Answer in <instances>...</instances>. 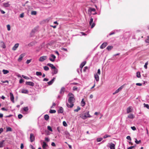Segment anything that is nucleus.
I'll return each mask as SVG.
<instances>
[{
  "label": "nucleus",
  "mask_w": 149,
  "mask_h": 149,
  "mask_svg": "<svg viewBox=\"0 0 149 149\" xmlns=\"http://www.w3.org/2000/svg\"><path fill=\"white\" fill-rule=\"evenodd\" d=\"M68 96L69 97L68 99V103H70V104L67 103L66 105L68 107L71 108L74 106L73 103L75 101L74 96V95L71 93H69L68 94Z\"/></svg>",
  "instance_id": "f257e3e1"
},
{
  "label": "nucleus",
  "mask_w": 149,
  "mask_h": 149,
  "mask_svg": "<svg viewBox=\"0 0 149 149\" xmlns=\"http://www.w3.org/2000/svg\"><path fill=\"white\" fill-rule=\"evenodd\" d=\"M91 116L89 114V111H87L84 114L80 115V117L83 120H85L87 118H90Z\"/></svg>",
  "instance_id": "f03ea898"
},
{
  "label": "nucleus",
  "mask_w": 149,
  "mask_h": 149,
  "mask_svg": "<svg viewBox=\"0 0 149 149\" xmlns=\"http://www.w3.org/2000/svg\"><path fill=\"white\" fill-rule=\"evenodd\" d=\"M29 108L27 107H24L22 108L21 110V112L23 114H26L28 113Z\"/></svg>",
  "instance_id": "7ed1b4c3"
},
{
  "label": "nucleus",
  "mask_w": 149,
  "mask_h": 149,
  "mask_svg": "<svg viewBox=\"0 0 149 149\" xmlns=\"http://www.w3.org/2000/svg\"><path fill=\"white\" fill-rule=\"evenodd\" d=\"M47 58V56H43L40 57L39 58V61L42 62L46 60Z\"/></svg>",
  "instance_id": "20e7f679"
},
{
  "label": "nucleus",
  "mask_w": 149,
  "mask_h": 149,
  "mask_svg": "<svg viewBox=\"0 0 149 149\" xmlns=\"http://www.w3.org/2000/svg\"><path fill=\"white\" fill-rule=\"evenodd\" d=\"M133 109L132 107L131 106L128 107L127 109V113H129L132 112L133 111Z\"/></svg>",
  "instance_id": "39448f33"
},
{
  "label": "nucleus",
  "mask_w": 149,
  "mask_h": 149,
  "mask_svg": "<svg viewBox=\"0 0 149 149\" xmlns=\"http://www.w3.org/2000/svg\"><path fill=\"white\" fill-rule=\"evenodd\" d=\"M86 61H84L82 62L80 65V70L81 72L83 67L86 64Z\"/></svg>",
  "instance_id": "423d86ee"
},
{
  "label": "nucleus",
  "mask_w": 149,
  "mask_h": 149,
  "mask_svg": "<svg viewBox=\"0 0 149 149\" xmlns=\"http://www.w3.org/2000/svg\"><path fill=\"white\" fill-rule=\"evenodd\" d=\"M51 57H52V58H50L49 59V60L52 62H54L56 58V56L52 54L51 55Z\"/></svg>",
  "instance_id": "0eeeda50"
},
{
  "label": "nucleus",
  "mask_w": 149,
  "mask_h": 149,
  "mask_svg": "<svg viewBox=\"0 0 149 149\" xmlns=\"http://www.w3.org/2000/svg\"><path fill=\"white\" fill-rule=\"evenodd\" d=\"M24 56L25 54L24 53L22 54H21L19 56V57L18 59V61L19 62H20L22 60V58Z\"/></svg>",
  "instance_id": "6e6552de"
},
{
  "label": "nucleus",
  "mask_w": 149,
  "mask_h": 149,
  "mask_svg": "<svg viewBox=\"0 0 149 149\" xmlns=\"http://www.w3.org/2000/svg\"><path fill=\"white\" fill-rule=\"evenodd\" d=\"M35 139L34 136L33 134L31 133L30 134V141L32 142H33Z\"/></svg>",
  "instance_id": "1a4fd4ad"
},
{
  "label": "nucleus",
  "mask_w": 149,
  "mask_h": 149,
  "mask_svg": "<svg viewBox=\"0 0 149 149\" xmlns=\"http://www.w3.org/2000/svg\"><path fill=\"white\" fill-rule=\"evenodd\" d=\"M107 45V42L103 43L100 46V48L101 49L104 48Z\"/></svg>",
  "instance_id": "9d476101"
},
{
  "label": "nucleus",
  "mask_w": 149,
  "mask_h": 149,
  "mask_svg": "<svg viewBox=\"0 0 149 149\" xmlns=\"http://www.w3.org/2000/svg\"><path fill=\"white\" fill-rule=\"evenodd\" d=\"M25 83L26 85H29L32 86H33L34 85V83L31 81H26Z\"/></svg>",
  "instance_id": "9b49d317"
},
{
  "label": "nucleus",
  "mask_w": 149,
  "mask_h": 149,
  "mask_svg": "<svg viewBox=\"0 0 149 149\" xmlns=\"http://www.w3.org/2000/svg\"><path fill=\"white\" fill-rule=\"evenodd\" d=\"M55 79V78H53L51 81L47 82V84L49 85H52Z\"/></svg>",
  "instance_id": "f8f14e48"
},
{
  "label": "nucleus",
  "mask_w": 149,
  "mask_h": 149,
  "mask_svg": "<svg viewBox=\"0 0 149 149\" xmlns=\"http://www.w3.org/2000/svg\"><path fill=\"white\" fill-rule=\"evenodd\" d=\"M10 99L13 102H14V97L13 93H10Z\"/></svg>",
  "instance_id": "ddd939ff"
},
{
  "label": "nucleus",
  "mask_w": 149,
  "mask_h": 149,
  "mask_svg": "<svg viewBox=\"0 0 149 149\" xmlns=\"http://www.w3.org/2000/svg\"><path fill=\"white\" fill-rule=\"evenodd\" d=\"M19 45V43H16L15 44V45L13 47L12 49L14 51L15 50L17 49Z\"/></svg>",
  "instance_id": "4468645a"
},
{
  "label": "nucleus",
  "mask_w": 149,
  "mask_h": 149,
  "mask_svg": "<svg viewBox=\"0 0 149 149\" xmlns=\"http://www.w3.org/2000/svg\"><path fill=\"white\" fill-rule=\"evenodd\" d=\"M109 145L110 149H115V145L114 144L111 143Z\"/></svg>",
  "instance_id": "2eb2a0df"
},
{
  "label": "nucleus",
  "mask_w": 149,
  "mask_h": 149,
  "mask_svg": "<svg viewBox=\"0 0 149 149\" xmlns=\"http://www.w3.org/2000/svg\"><path fill=\"white\" fill-rule=\"evenodd\" d=\"M21 92L23 93L28 94L29 93V91L26 89H22Z\"/></svg>",
  "instance_id": "dca6fc26"
},
{
  "label": "nucleus",
  "mask_w": 149,
  "mask_h": 149,
  "mask_svg": "<svg viewBox=\"0 0 149 149\" xmlns=\"http://www.w3.org/2000/svg\"><path fill=\"white\" fill-rule=\"evenodd\" d=\"M65 88L64 87H62L61 89L60 93L63 95L64 93Z\"/></svg>",
  "instance_id": "f3484780"
},
{
  "label": "nucleus",
  "mask_w": 149,
  "mask_h": 149,
  "mask_svg": "<svg viewBox=\"0 0 149 149\" xmlns=\"http://www.w3.org/2000/svg\"><path fill=\"white\" fill-rule=\"evenodd\" d=\"M94 77L96 81L97 82L99 81V76L97 74H95Z\"/></svg>",
  "instance_id": "a211bd4d"
},
{
  "label": "nucleus",
  "mask_w": 149,
  "mask_h": 149,
  "mask_svg": "<svg viewBox=\"0 0 149 149\" xmlns=\"http://www.w3.org/2000/svg\"><path fill=\"white\" fill-rule=\"evenodd\" d=\"M54 69L53 70V72H52V74H56L58 72V69L56 68L55 67V68H53Z\"/></svg>",
  "instance_id": "6ab92c4d"
},
{
  "label": "nucleus",
  "mask_w": 149,
  "mask_h": 149,
  "mask_svg": "<svg viewBox=\"0 0 149 149\" xmlns=\"http://www.w3.org/2000/svg\"><path fill=\"white\" fill-rule=\"evenodd\" d=\"M63 108L62 107H60L58 111V113H62L63 112Z\"/></svg>",
  "instance_id": "aec40b11"
},
{
  "label": "nucleus",
  "mask_w": 149,
  "mask_h": 149,
  "mask_svg": "<svg viewBox=\"0 0 149 149\" xmlns=\"http://www.w3.org/2000/svg\"><path fill=\"white\" fill-rule=\"evenodd\" d=\"M134 117V115L132 114H129L127 116V118L130 119H133Z\"/></svg>",
  "instance_id": "412c9836"
},
{
  "label": "nucleus",
  "mask_w": 149,
  "mask_h": 149,
  "mask_svg": "<svg viewBox=\"0 0 149 149\" xmlns=\"http://www.w3.org/2000/svg\"><path fill=\"white\" fill-rule=\"evenodd\" d=\"M38 30V27L36 26L33 29L32 31V33H35L36 31H37Z\"/></svg>",
  "instance_id": "4be33fe9"
},
{
  "label": "nucleus",
  "mask_w": 149,
  "mask_h": 149,
  "mask_svg": "<svg viewBox=\"0 0 149 149\" xmlns=\"http://www.w3.org/2000/svg\"><path fill=\"white\" fill-rule=\"evenodd\" d=\"M47 65V66L50 67L52 69L53 68H55V67L51 63H48Z\"/></svg>",
  "instance_id": "5701e85b"
},
{
  "label": "nucleus",
  "mask_w": 149,
  "mask_h": 149,
  "mask_svg": "<svg viewBox=\"0 0 149 149\" xmlns=\"http://www.w3.org/2000/svg\"><path fill=\"white\" fill-rule=\"evenodd\" d=\"M84 100V99H82L81 103V105L83 107L85 106L86 104Z\"/></svg>",
  "instance_id": "b1692460"
},
{
  "label": "nucleus",
  "mask_w": 149,
  "mask_h": 149,
  "mask_svg": "<svg viewBox=\"0 0 149 149\" xmlns=\"http://www.w3.org/2000/svg\"><path fill=\"white\" fill-rule=\"evenodd\" d=\"M43 145H42V148L44 149H45V148H46V147H47L48 145H47L46 143L45 142H43Z\"/></svg>",
  "instance_id": "393cba45"
},
{
  "label": "nucleus",
  "mask_w": 149,
  "mask_h": 149,
  "mask_svg": "<svg viewBox=\"0 0 149 149\" xmlns=\"http://www.w3.org/2000/svg\"><path fill=\"white\" fill-rule=\"evenodd\" d=\"M4 141V140H3L2 141H0V148L3 147Z\"/></svg>",
  "instance_id": "a878e982"
},
{
  "label": "nucleus",
  "mask_w": 149,
  "mask_h": 149,
  "mask_svg": "<svg viewBox=\"0 0 149 149\" xmlns=\"http://www.w3.org/2000/svg\"><path fill=\"white\" fill-rule=\"evenodd\" d=\"M2 72L3 73V74H6L9 73V71L7 70H2Z\"/></svg>",
  "instance_id": "bb28decb"
},
{
  "label": "nucleus",
  "mask_w": 149,
  "mask_h": 149,
  "mask_svg": "<svg viewBox=\"0 0 149 149\" xmlns=\"http://www.w3.org/2000/svg\"><path fill=\"white\" fill-rule=\"evenodd\" d=\"M95 9L94 8H90L88 10V11L91 12L92 11L95 12Z\"/></svg>",
  "instance_id": "cd10ccee"
},
{
  "label": "nucleus",
  "mask_w": 149,
  "mask_h": 149,
  "mask_svg": "<svg viewBox=\"0 0 149 149\" xmlns=\"http://www.w3.org/2000/svg\"><path fill=\"white\" fill-rule=\"evenodd\" d=\"M49 117V116L47 114H46L45 115L44 118L45 120H48Z\"/></svg>",
  "instance_id": "c85d7f7f"
},
{
  "label": "nucleus",
  "mask_w": 149,
  "mask_h": 149,
  "mask_svg": "<svg viewBox=\"0 0 149 149\" xmlns=\"http://www.w3.org/2000/svg\"><path fill=\"white\" fill-rule=\"evenodd\" d=\"M36 74L38 76H40L42 75V73L41 72H36Z\"/></svg>",
  "instance_id": "c756f323"
},
{
  "label": "nucleus",
  "mask_w": 149,
  "mask_h": 149,
  "mask_svg": "<svg viewBox=\"0 0 149 149\" xmlns=\"http://www.w3.org/2000/svg\"><path fill=\"white\" fill-rule=\"evenodd\" d=\"M56 111L55 110L51 109L50 110L49 112L51 113H55Z\"/></svg>",
  "instance_id": "7c9ffc66"
},
{
  "label": "nucleus",
  "mask_w": 149,
  "mask_h": 149,
  "mask_svg": "<svg viewBox=\"0 0 149 149\" xmlns=\"http://www.w3.org/2000/svg\"><path fill=\"white\" fill-rule=\"evenodd\" d=\"M113 48V47L111 46H108L107 48V49L108 50H110Z\"/></svg>",
  "instance_id": "2f4dec72"
},
{
  "label": "nucleus",
  "mask_w": 149,
  "mask_h": 149,
  "mask_svg": "<svg viewBox=\"0 0 149 149\" xmlns=\"http://www.w3.org/2000/svg\"><path fill=\"white\" fill-rule=\"evenodd\" d=\"M136 77L138 78H140L141 77L140 73V72H136Z\"/></svg>",
  "instance_id": "473e14b6"
},
{
  "label": "nucleus",
  "mask_w": 149,
  "mask_h": 149,
  "mask_svg": "<svg viewBox=\"0 0 149 149\" xmlns=\"http://www.w3.org/2000/svg\"><path fill=\"white\" fill-rule=\"evenodd\" d=\"M148 61H147L145 63V65H144V68L146 69L147 68V65H148Z\"/></svg>",
  "instance_id": "72a5a7b5"
},
{
  "label": "nucleus",
  "mask_w": 149,
  "mask_h": 149,
  "mask_svg": "<svg viewBox=\"0 0 149 149\" xmlns=\"http://www.w3.org/2000/svg\"><path fill=\"white\" fill-rule=\"evenodd\" d=\"M111 135H109L108 134H105L103 136V138L106 139L107 137H111Z\"/></svg>",
  "instance_id": "f704fd0d"
},
{
  "label": "nucleus",
  "mask_w": 149,
  "mask_h": 149,
  "mask_svg": "<svg viewBox=\"0 0 149 149\" xmlns=\"http://www.w3.org/2000/svg\"><path fill=\"white\" fill-rule=\"evenodd\" d=\"M44 70L45 71H47L49 70V67L47 66H45L43 67Z\"/></svg>",
  "instance_id": "c9c22d12"
},
{
  "label": "nucleus",
  "mask_w": 149,
  "mask_h": 149,
  "mask_svg": "<svg viewBox=\"0 0 149 149\" xmlns=\"http://www.w3.org/2000/svg\"><path fill=\"white\" fill-rule=\"evenodd\" d=\"M12 131V128L10 127H8L7 128L6 131Z\"/></svg>",
  "instance_id": "e433bc0d"
},
{
  "label": "nucleus",
  "mask_w": 149,
  "mask_h": 149,
  "mask_svg": "<svg viewBox=\"0 0 149 149\" xmlns=\"http://www.w3.org/2000/svg\"><path fill=\"white\" fill-rule=\"evenodd\" d=\"M37 12L35 11H33L31 12V14L32 15H35L36 14Z\"/></svg>",
  "instance_id": "4c0bfd02"
},
{
  "label": "nucleus",
  "mask_w": 149,
  "mask_h": 149,
  "mask_svg": "<svg viewBox=\"0 0 149 149\" xmlns=\"http://www.w3.org/2000/svg\"><path fill=\"white\" fill-rule=\"evenodd\" d=\"M80 109V108L78 106V107H77V108L76 109L74 110V111L75 112H77Z\"/></svg>",
  "instance_id": "58836bf2"
},
{
  "label": "nucleus",
  "mask_w": 149,
  "mask_h": 149,
  "mask_svg": "<svg viewBox=\"0 0 149 149\" xmlns=\"http://www.w3.org/2000/svg\"><path fill=\"white\" fill-rule=\"evenodd\" d=\"M124 85H122L118 89L119 92L123 88Z\"/></svg>",
  "instance_id": "ea45409f"
},
{
  "label": "nucleus",
  "mask_w": 149,
  "mask_h": 149,
  "mask_svg": "<svg viewBox=\"0 0 149 149\" xmlns=\"http://www.w3.org/2000/svg\"><path fill=\"white\" fill-rule=\"evenodd\" d=\"M93 19L92 18V17L90 19V21L89 22V24L90 25H91L92 23H93Z\"/></svg>",
  "instance_id": "a19ab883"
},
{
  "label": "nucleus",
  "mask_w": 149,
  "mask_h": 149,
  "mask_svg": "<svg viewBox=\"0 0 149 149\" xmlns=\"http://www.w3.org/2000/svg\"><path fill=\"white\" fill-rule=\"evenodd\" d=\"M102 140V138H97V142H100Z\"/></svg>",
  "instance_id": "79ce46f5"
},
{
  "label": "nucleus",
  "mask_w": 149,
  "mask_h": 149,
  "mask_svg": "<svg viewBox=\"0 0 149 149\" xmlns=\"http://www.w3.org/2000/svg\"><path fill=\"white\" fill-rule=\"evenodd\" d=\"M47 129L51 132L52 131V129L51 127L49 126H47Z\"/></svg>",
  "instance_id": "37998d69"
},
{
  "label": "nucleus",
  "mask_w": 149,
  "mask_h": 149,
  "mask_svg": "<svg viewBox=\"0 0 149 149\" xmlns=\"http://www.w3.org/2000/svg\"><path fill=\"white\" fill-rule=\"evenodd\" d=\"M145 41L146 43H149V36H148L147 38L145 40Z\"/></svg>",
  "instance_id": "c03bdc74"
},
{
  "label": "nucleus",
  "mask_w": 149,
  "mask_h": 149,
  "mask_svg": "<svg viewBox=\"0 0 149 149\" xmlns=\"http://www.w3.org/2000/svg\"><path fill=\"white\" fill-rule=\"evenodd\" d=\"M18 117L19 119H20L22 118L23 116L21 114H19L18 115Z\"/></svg>",
  "instance_id": "a18cd8bd"
},
{
  "label": "nucleus",
  "mask_w": 149,
  "mask_h": 149,
  "mask_svg": "<svg viewBox=\"0 0 149 149\" xmlns=\"http://www.w3.org/2000/svg\"><path fill=\"white\" fill-rule=\"evenodd\" d=\"M135 140H136L135 141V142L137 144H139L141 142V140H139V141H138L136 139Z\"/></svg>",
  "instance_id": "49530a36"
},
{
  "label": "nucleus",
  "mask_w": 149,
  "mask_h": 149,
  "mask_svg": "<svg viewBox=\"0 0 149 149\" xmlns=\"http://www.w3.org/2000/svg\"><path fill=\"white\" fill-rule=\"evenodd\" d=\"M144 107H145L147 108V109H149V105L148 104H144Z\"/></svg>",
  "instance_id": "de8ad7c7"
},
{
  "label": "nucleus",
  "mask_w": 149,
  "mask_h": 149,
  "mask_svg": "<svg viewBox=\"0 0 149 149\" xmlns=\"http://www.w3.org/2000/svg\"><path fill=\"white\" fill-rule=\"evenodd\" d=\"M4 6L5 7H8L9 6V5L8 3H4Z\"/></svg>",
  "instance_id": "09e8293b"
},
{
  "label": "nucleus",
  "mask_w": 149,
  "mask_h": 149,
  "mask_svg": "<svg viewBox=\"0 0 149 149\" xmlns=\"http://www.w3.org/2000/svg\"><path fill=\"white\" fill-rule=\"evenodd\" d=\"M7 29H8V31H10V25L8 24V25H7Z\"/></svg>",
  "instance_id": "8fccbe9b"
},
{
  "label": "nucleus",
  "mask_w": 149,
  "mask_h": 149,
  "mask_svg": "<svg viewBox=\"0 0 149 149\" xmlns=\"http://www.w3.org/2000/svg\"><path fill=\"white\" fill-rule=\"evenodd\" d=\"M63 125L65 127H66L67 125L66 122L65 121L63 122Z\"/></svg>",
  "instance_id": "3c124183"
},
{
  "label": "nucleus",
  "mask_w": 149,
  "mask_h": 149,
  "mask_svg": "<svg viewBox=\"0 0 149 149\" xmlns=\"http://www.w3.org/2000/svg\"><path fill=\"white\" fill-rule=\"evenodd\" d=\"M88 69V67L87 66L84 67L83 69V71L84 72H86V70Z\"/></svg>",
  "instance_id": "603ef678"
},
{
  "label": "nucleus",
  "mask_w": 149,
  "mask_h": 149,
  "mask_svg": "<svg viewBox=\"0 0 149 149\" xmlns=\"http://www.w3.org/2000/svg\"><path fill=\"white\" fill-rule=\"evenodd\" d=\"M31 59H30V60H27L26 61V63L27 64H29V63H30L31 62Z\"/></svg>",
  "instance_id": "864d4df0"
},
{
  "label": "nucleus",
  "mask_w": 149,
  "mask_h": 149,
  "mask_svg": "<svg viewBox=\"0 0 149 149\" xmlns=\"http://www.w3.org/2000/svg\"><path fill=\"white\" fill-rule=\"evenodd\" d=\"M126 139L130 140V141H131V137H130V136H127V137H126Z\"/></svg>",
  "instance_id": "5fc2aeb1"
},
{
  "label": "nucleus",
  "mask_w": 149,
  "mask_h": 149,
  "mask_svg": "<svg viewBox=\"0 0 149 149\" xmlns=\"http://www.w3.org/2000/svg\"><path fill=\"white\" fill-rule=\"evenodd\" d=\"M57 130L59 133H60L61 132L60 128L59 127H57Z\"/></svg>",
  "instance_id": "6e6d98bb"
},
{
  "label": "nucleus",
  "mask_w": 149,
  "mask_h": 149,
  "mask_svg": "<svg viewBox=\"0 0 149 149\" xmlns=\"http://www.w3.org/2000/svg\"><path fill=\"white\" fill-rule=\"evenodd\" d=\"M45 140L47 142H49L50 139L48 137H46L45 139Z\"/></svg>",
  "instance_id": "4d7b16f0"
},
{
  "label": "nucleus",
  "mask_w": 149,
  "mask_h": 149,
  "mask_svg": "<svg viewBox=\"0 0 149 149\" xmlns=\"http://www.w3.org/2000/svg\"><path fill=\"white\" fill-rule=\"evenodd\" d=\"M24 81V80H23L22 79H20L19 81V83L20 84L22 83Z\"/></svg>",
  "instance_id": "13d9d810"
},
{
  "label": "nucleus",
  "mask_w": 149,
  "mask_h": 149,
  "mask_svg": "<svg viewBox=\"0 0 149 149\" xmlns=\"http://www.w3.org/2000/svg\"><path fill=\"white\" fill-rule=\"evenodd\" d=\"M119 92V91H118V89H117V90H116L113 93V95H115V94H116L117 93H118Z\"/></svg>",
  "instance_id": "bf43d9fd"
},
{
  "label": "nucleus",
  "mask_w": 149,
  "mask_h": 149,
  "mask_svg": "<svg viewBox=\"0 0 149 149\" xmlns=\"http://www.w3.org/2000/svg\"><path fill=\"white\" fill-rule=\"evenodd\" d=\"M77 87L76 86H74L73 88V91H76L77 90Z\"/></svg>",
  "instance_id": "052dcab7"
},
{
  "label": "nucleus",
  "mask_w": 149,
  "mask_h": 149,
  "mask_svg": "<svg viewBox=\"0 0 149 149\" xmlns=\"http://www.w3.org/2000/svg\"><path fill=\"white\" fill-rule=\"evenodd\" d=\"M91 25V29L93 28L95 25V24L94 23H93Z\"/></svg>",
  "instance_id": "680f3d73"
},
{
  "label": "nucleus",
  "mask_w": 149,
  "mask_h": 149,
  "mask_svg": "<svg viewBox=\"0 0 149 149\" xmlns=\"http://www.w3.org/2000/svg\"><path fill=\"white\" fill-rule=\"evenodd\" d=\"M131 128L133 130H136V127L134 126H133L131 127Z\"/></svg>",
  "instance_id": "e2e57ef3"
},
{
  "label": "nucleus",
  "mask_w": 149,
  "mask_h": 149,
  "mask_svg": "<svg viewBox=\"0 0 149 149\" xmlns=\"http://www.w3.org/2000/svg\"><path fill=\"white\" fill-rule=\"evenodd\" d=\"M135 147V146H131L130 147H129L127 148V149H132L133 148Z\"/></svg>",
  "instance_id": "0e129e2a"
},
{
  "label": "nucleus",
  "mask_w": 149,
  "mask_h": 149,
  "mask_svg": "<svg viewBox=\"0 0 149 149\" xmlns=\"http://www.w3.org/2000/svg\"><path fill=\"white\" fill-rule=\"evenodd\" d=\"M24 17V13H22L20 15V17L23 18Z\"/></svg>",
  "instance_id": "69168bd1"
},
{
  "label": "nucleus",
  "mask_w": 149,
  "mask_h": 149,
  "mask_svg": "<svg viewBox=\"0 0 149 149\" xmlns=\"http://www.w3.org/2000/svg\"><path fill=\"white\" fill-rule=\"evenodd\" d=\"M49 80V79H48L46 78H45L43 80V81H47Z\"/></svg>",
  "instance_id": "338daca9"
},
{
  "label": "nucleus",
  "mask_w": 149,
  "mask_h": 149,
  "mask_svg": "<svg viewBox=\"0 0 149 149\" xmlns=\"http://www.w3.org/2000/svg\"><path fill=\"white\" fill-rule=\"evenodd\" d=\"M0 11L1 13L3 14H4L5 13V12L2 10H0Z\"/></svg>",
  "instance_id": "774afa93"
}]
</instances>
